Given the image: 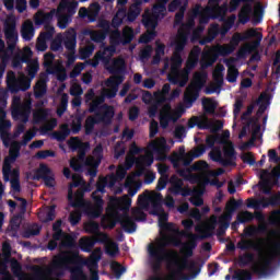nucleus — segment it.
Masks as SVG:
<instances>
[{
	"instance_id": "obj_1",
	"label": "nucleus",
	"mask_w": 280,
	"mask_h": 280,
	"mask_svg": "<svg viewBox=\"0 0 280 280\" xmlns=\"http://www.w3.org/2000/svg\"><path fill=\"white\" fill-rule=\"evenodd\" d=\"M180 246V241L176 236L166 238L163 245H149V266L154 276L149 280H189L196 279L202 270V265H198L196 260L184 259L180 264L178 260V252L166 249L165 246ZM183 270L190 272V278L183 273Z\"/></svg>"
},
{
	"instance_id": "obj_2",
	"label": "nucleus",
	"mask_w": 280,
	"mask_h": 280,
	"mask_svg": "<svg viewBox=\"0 0 280 280\" xmlns=\"http://www.w3.org/2000/svg\"><path fill=\"white\" fill-rule=\"evenodd\" d=\"M240 250H256L258 253L259 262L252 267L253 275L257 277H268L272 273V264H280V237L278 241L267 240L266 249L261 248L253 238H244L237 243Z\"/></svg>"
},
{
	"instance_id": "obj_3",
	"label": "nucleus",
	"mask_w": 280,
	"mask_h": 280,
	"mask_svg": "<svg viewBox=\"0 0 280 280\" xmlns=\"http://www.w3.org/2000/svg\"><path fill=\"white\" fill-rule=\"evenodd\" d=\"M84 264L86 262L80 258L78 252H61L54 257L48 275H54V270H69L71 280H89Z\"/></svg>"
},
{
	"instance_id": "obj_4",
	"label": "nucleus",
	"mask_w": 280,
	"mask_h": 280,
	"mask_svg": "<svg viewBox=\"0 0 280 280\" xmlns=\"http://www.w3.org/2000/svg\"><path fill=\"white\" fill-rule=\"evenodd\" d=\"M187 40H189V31L184 27L178 30L177 38L175 40V49L173 57L171 58V70L174 72L178 71L183 67V57L180 54L185 51L187 46Z\"/></svg>"
},
{
	"instance_id": "obj_5",
	"label": "nucleus",
	"mask_w": 280,
	"mask_h": 280,
	"mask_svg": "<svg viewBox=\"0 0 280 280\" xmlns=\"http://www.w3.org/2000/svg\"><path fill=\"white\" fill-rule=\"evenodd\" d=\"M196 126L198 130H210L212 135H215V132H220L224 128V122L222 120L211 121L209 117L192 116L188 119L187 127L196 128Z\"/></svg>"
},
{
	"instance_id": "obj_6",
	"label": "nucleus",
	"mask_w": 280,
	"mask_h": 280,
	"mask_svg": "<svg viewBox=\"0 0 280 280\" xmlns=\"http://www.w3.org/2000/svg\"><path fill=\"white\" fill-rule=\"evenodd\" d=\"M205 82L202 81V75L198 74L195 77V81L187 86L186 93L184 95V102L187 108L194 106V102L200 97V90L202 89Z\"/></svg>"
},
{
	"instance_id": "obj_7",
	"label": "nucleus",
	"mask_w": 280,
	"mask_h": 280,
	"mask_svg": "<svg viewBox=\"0 0 280 280\" xmlns=\"http://www.w3.org/2000/svg\"><path fill=\"white\" fill-rule=\"evenodd\" d=\"M233 54V47H224L222 45H217L211 48L210 51L206 54V62H203L201 66L203 69H207L209 67H213L215 62H218V59L220 56L223 58L226 56H231Z\"/></svg>"
},
{
	"instance_id": "obj_8",
	"label": "nucleus",
	"mask_w": 280,
	"mask_h": 280,
	"mask_svg": "<svg viewBox=\"0 0 280 280\" xmlns=\"http://www.w3.org/2000/svg\"><path fill=\"white\" fill-rule=\"evenodd\" d=\"M135 38V30L130 26H125L122 33L119 30L112 32L109 40L113 45H130Z\"/></svg>"
},
{
	"instance_id": "obj_9",
	"label": "nucleus",
	"mask_w": 280,
	"mask_h": 280,
	"mask_svg": "<svg viewBox=\"0 0 280 280\" xmlns=\"http://www.w3.org/2000/svg\"><path fill=\"white\" fill-rule=\"evenodd\" d=\"M106 71L110 74L109 78H114V82H117V78H121L124 82L127 73L126 60L121 57L114 58L109 66H106Z\"/></svg>"
},
{
	"instance_id": "obj_10",
	"label": "nucleus",
	"mask_w": 280,
	"mask_h": 280,
	"mask_svg": "<svg viewBox=\"0 0 280 280\" xmlns=\"http://www.w3.org/2000/svg\"><path fill=\"white\" fill-rule=\"evenodd\" d=\"M11 115L15 121H23V124H27V121H30V107L21 103L20 96L13 97Z\"/></svg>"
},
{
	"instance_id": "obj_11",
	"label": "nucleus",
	"mask_w": 280,
	"mask_h": 280,
	"mask_svg": "<svg viewBox=\"0 0 280 280\" xmlns=\"http://www.w3.org/2000/svg\"><path fill=\"white\" fill-rule=\"evenodd\" d=\"M92 200L94 201V205L91 206L89 203H85V213L89 215V218H93L94 220L100 218L104 211V199L102 196L97 195V191L92 192Z\"/></svg>"
},
{
	"instance_id": "obj_12",
	"label": "nucleus",
	"mask_w": 280,
	"mask_h": 280,
	"mask_svg": "<svg viewBox=\"0 0 280 280\" xmlns=\"http://www.w3.org/2000/svg\"><path fill=\"white\" fill-rule=\"evenodd\" d=\"M4 38H7L8 50L14 51V49H16V43L19 42L16 22L11 21L4 24Z\"/></svg>"
},
{
	"instance_id": "obj_13",
	"label": "nucleus",
	"mask_w": 280,
	"mask_h": 280,
	"mask_svg": "<svg viewBox=\"0 0 280 280\" xmlns=\"http://www.w3.org/2000/svg\"><path fill=\"white\" fill-rule=\"evenodd\" d=\"M185 182L178 178V176L173 175L171 177V188L170 191L173 196H183V198H187V196H191V188L183 187Z\"/></svg>"
},
{
	"instance_id": "obj_14",
	"label": "nucleus",
	"mask_w": 280,
	"mask_h": 280,
	"mask_svg": "<svg viewBox=\"0 0 280 280\" xmlns=\"http://www.w3.org/2000/svg\"><path fill=\"white\" fill-rule=\"evenodd\" d=\"M106 242H108V235L98 234V237L96 236L94 238H81L79 241V244L83 253H91V250L95 248L96 244H106Z\"/></svg>"
},
{
	"instance_id": "obj_15",
	"label": "nucleus",
	"mask_w": 280,
	"mask_h": 280,
	"mask_svg": "<svg viewBox=\"0 0 280 280\" xmlns=\"http://www.w3.org/2000/svg\"><path fill=\"white\" fill-rule=\"evenodd\" d=\"M115 81V78H107L105 80V86L107 89L105 90V97L107 100H114V97H117V93H119V85L124 84V79L120 77H117Z\"/></svg>"
},
{
	"instance_id": "obj_16",
	"label": "nucleus",
	"mask_w": 280,
	"mask_h": 280,
	"mask_svg": "<svg viewBox=\"0 0 280 280\" xmlns=\"http://www.w3.org/2000/svg\"><path fill=\"white\" fill-rule=\"evenodd\" d=\"M116 222H119L122 231L125 233H135L137 231V223L135 222V219L130 217L128 212H125L122 214H118Z\"/></svg>"
},
{
	"instance_id": "obj_17",
	"label": "nucleus",
	"mask_w": 280,
	"mask_h": 280,
	"mask_svg": "<svg viewBox=\"0 0 280 280\" xmlns=\"http://www.w3.org/2000/svg\"><path fill=\"white\" fill-rule=\"evenodd\" d=\"M61 40L68 51L75 54V47H78V33L75 28H69Z\"/></svg>"
},
{
	"instance_id": "obj_18",
	"label": "nucleus",
	"mask_w": 280,
	"mask_h": 280,
	"mask_svg": "<svg viewBox=\"0 0 280 280\" xmlns=\"http://www.w3.org/2000/svg\"><path fill=\"white\" fill-rule=\"evenodd\" d=\"M110 205L115 211H122V213H128L130 211L132 200L128 197V195H125L119 198H113L110 200Z\"/></svg>"
},
{
	"instance_id": "obj_19",
	"label": "nucleus",
	"mask_w": 280,
	"mask_h": 280,
	"mask_svg": "<svg viewBox=\"0 0 280 280\" xmlns=\"http://www.w3.org/2000/svg\"><path fill=\"white\" fill-rule=\"evenodd\" d=\"M86 191H89V188L85 187H81L79 188L73 196V191H72V199L68 200V202H70L71 207H73V209H85L86 208V202L84 201V194H86Z\"/></svg>"
},
{
	"instance_id": "obj_20",
	"label": "nucleus",
	"mask_w": 280,
	"mask_h": 280,
	"mask_svg": "<svg viewBox=\"0 0 280 280\" xmlns=\"http://www.w3.org/2000/svg\"><path fill=\"white\" fill-rule=\"evenodd\" d=\"M103 112H96L95 117L98 124H112L115 117V108L113 106L103 105Z\"/></svg>"
},
{
	"instance_id": "obj_21",
	"label": "nucleus",
	"mask_w": 280,
	"mask_h": 280,
	"mask_svg": "<svg viewBox=\"0 0 280 280\" xmlns=\"http://www.w3.org/2000/svg\"><path fill=\"white\" fill-rule=\"evenodd\" d=\"M184 237H186L187 240H189L188 243L183 245V250L186 254V256L188 257H192L194 256V248H196V246H198V236L191 232H184Z\"/></svg>"
},
{
	"instance_id": "obj_22",
	"label": "nucleus",
	"mask_w": 280,
	"mask_h": 280,
	"mask_svg": "<svg viewBox=\"0 0 280 280\" xmlns=\"http://www.w3.org/2000/svg\"><path fill=\"white\" fill-rule=\"evenodd\" d=\"M209 156L212 161H214V163H220V165H222L223 167H231V165H235L233 161L225 160L222 156V150H220V148L218 147L212 149V151L209 153Z\"/></svg>"
},
{
	"instance_id": "obj_23",
	"label": "nucleus",
	"mask_w": 280,
	"mask_h": 280,
	"mask_svg": "<svg viewBox=\"0 0 280 280\" xmlns=\"http://www.w3.org/2000/svg\"><path fill=\"white\" fill-rule=\"evenodd\" d=\"M55 59H56V55H54V52H47L44 56V67L46 68V73L52 74L60 71V66L54 65Z\"/></svg>"
},
{
	"instance_id": "obj_24",
	"label": "nucleus",
	"mask_w": 280,
	"mask_h": 280,
	"mask_svg": "<svg viewBox=\"0 0 280 280\" xmlns=\"http://www.w3.org/2000/svg\"><path fill=\"white\" fill-rule=\"evenodd\" d=\"M259 233H268V224L261 223L258 226L245 228L241 237H255V235H259Z\"/></svg>"
},
{
	"instance_id": "obj_25",
	"label": "nucleus",
	"mask_w": 280,
	"mask_h": 280,
	"mask_svg": "<svg viewBox=\"0 0 280 280\" xmlns=\"http://www.w3.org/2000/svg\"><path fill=\"white\" fill-rule=\"evenodd\" d=\"M56 14V10H50L49 12H38L35 18V25H50L51 21H54V15Z\"/></svg>"
},
{
	"instance_id": "obj_26",
	"label": "nucleus",
	"mask_w": 280,
	"mask_h": 280,
	"mask_svg": "<svg viewBox=\"0 0 280 280\" xmlns=\"http://www.w3.org/2000/svg\"><path fill=\"white\" fill-rule=\"evenodd\" d=\"M249 38H256V40H254L252 43V45L247 46V49L249 51H253V49H257V47H259V45H261L264 34L257 32L256 28H249V30H247V40H249Z\"/></svg>"
},
{
	"instance_id": "obj_27",
	"label": "nucleus",
	"mask_w": 280,
	"mask_h": 280,
	"mask_svg": "<svg viewBox=\"0 0 280 280\" xmlns=\"http://www.w3.org/2000/svg\"><path fill=\"white\" fill-rule=\"evenodd\" d=\"M34 34H36V30L34 28V23L27 20L22 25V30H21L22 38L26 42H30L32 40V38H34Z\"/></svg>"
},
{
	"instance_id": "obj_28",
	"label": "nucleus",
	"mask_w": 280,
	"mask_h": 280,
	"mask_svg": "<svg viewBox=\"0 0 280 280\" xmlns=\"http://www.w3.org/2000/svg\"><path fill=\"white\" fill-rule=\"evenodd\" d=\"M271 174L276 178H280L279 170L273 168ZM269 224H271V226H280V210L279 209L271 211L270 217H269Z\"/></svg>"
},
{
	"instance_id": "obj_29",
	"label": "nucleus",
	"mask_w": 280,
	"mask_h": 280,
	"mask_svg": "<svg viewBox=\"0 0 280 280\" xmlns=\"http://www.w3.org/2000/svg\"><path fill=\"white\" fill-rule=\"evenodd\" d=\"M7 86L11 93H19L21 91L19 79L14 72H8L7 74Z\"/></svg>"
},
{
	"instance_id": "obj_30",
	"label": "nucleus",
	"mask_w": 280,
	"mask_h": 280,
	"mask_svg": "<svg viewBox=\"0 0 280 280\" xmlns=\"http://www.w3.org/2000/svg\"><path fill=\"white\" fill-rule=\"evenodd\" d=\"M72 180L68 188V200H73V187H86L84 179L78 174L72 175Z\"/></svg>"
},
{
	"instance_id": "obj_31",
	"label": "nucleus",
	"mask_w": 280,
	"mask_h": 280,
	"mask_svg": "<svg viewBox=\"0 0 280 280\" xmlns=\"http://www.w3.org/2000/svg\"><path fill=\"white\" fill-rule=\"evenodd\" d=\"M72 121L70 124L72 135H80V130H82V121L84 120V114H75L71 116Z\"/></svg>"
},
{
	"instance_id": "obj_32",
	"label": "nucleus",
	"mask_w": 280,
	"mask_h": 280,
	"mask_svg": "<svg viewBox=\"0 0 280 280\" xmlns=\"http://www.w3.org/2000/svg\"><path fill=\"white\" fill-rule=\"evenodd\" d=\"M96 260H83L85 264L83 266H88L90 268V275H91V280H100V272L97 271V261L102 258L101 256H94Z\"/></svg>"
},
{
	"instance_id": "obj_33",
	"label": "nucleus",
	"mask_w": 280,
	"mask_h": 280,
	"mask_svg": "<svg viewBox=\"0 0 280 280\" xmlns=\"http://www.w3.org/2000/svg\"><path fill=\"white\" fill-rule=\"evenodd\" d=\"M152 150L158 152V154H165V152H170V145H167V140L165 138H160L152 143Z\"/></svg>"
},
{
	"instance_id": "obj_34",
	"label": "nucleus",
	"mask_w": 280,
	"mask_h": 280,
	"mask_svg": "<svg viewBox=\"0 0 280 280\" xmlns=\"http://www.w3.org/2000/svg\"><path fill=\"white\" fill-rule=\"evenodd\" d=\"M248 40V31L244 33V35L236 33L232 36L230 44L221 45L222 47H232L233 51H235V47L240 45V43Z\"/></svg>"
},
{
	"instance_id": "obj_35",
	"label": "nucleus",
	"mask_w": 280,
	"mask_h": 280,
	"mask_svg": "<svg viewBox=\"0 0 280 280\" xmlns=\"http://www.w3.org/2000/svg\"><path fill=\"white\" fill-rule=\"evenodd\" d=\"M231 217L229 215H222L219 219V229L217 231V235L219 237H222L223 235H226V230L231 225Z\"/></svg>"
},
{
	"instance_id": "obj_36",
	"label": "nucleus",
	"mask_w": 280,
	"mask_h": 280,
	"mask_svg": "<svg viewBox=\"0 0 280 280\" xmlns=\"http://www.w3.org/2000/svg\"><path fill=\"white\" fill-rule=\"evenodd\" d=\"M226 66H228L226 80L228 82H230V84H234V82H237L240 70H237V67H235V65H231V60L226 61Z\"/></svg>"
},
{
	"instance_id": "obj_37",
	"label": "nucleus",
	"mask_w": 280,
	"mask_h": 280,
	"mask_svg": "<svg viewBox=\"0 0 280 280\" xmlns=\"http://www.w3.org/2000/svg\"><path fill=\"white\" fill-rule=\"evenodd\" d=\"M46 94H47V82L45 80L37 81L34 88L35 98L40 100L45 97Z\"/></svg>"
},
{
	"instance_id": "obj_38",
	"label": "nucleus",
	"mask_w": 280,
	"mask_h": 280,
	"mask_svg": "<svg viewBox=\"0 0 280 280\" xmlns=\"http://www.w3.org/2000/svg\"><path fill=\"white\" fill-rule=\"evenodd\" d=\"M252 12H253V7L250 4H245L244 7H242L241 12L238 13V21L243 25H246V23L250 21Z\"/></svg>"
},
{
	"instance_id": "obj_39",
	"label": "nucleus",
	"mask_w": 280,
	"mask_h": 280,
	"mask_svg": "<svg viewBox=\"0 0 280 280\" xmlns=\"http://www.w3.org/2000/svg\"><path fill=\"white\" fill-rule=\"evenodd\" d=\"M33 52L31 48H27V51L23 54L22 56H16L13 59V67L19 68L21 67V63H30V60L32 59Z\"/></svg>"
},
{
	"instance_id": "obj_40",
	"label": "nucleus",
	"mask_w": 280,
	"mask_h": 280,
	"mask_svg": "<svg viewBox=\"0 0 280 280\" xmlns=\"http://www.w3.org/2000/svg\"><path fill=\"white\" fill-rule=\"evenodd\" d=\"M196 231L200 233L198 240H209V237H213V231H215V225H206L203 229L196 228Z\"/></svg>"
},
{
	"instance_id": "obj_41",
	"label": "nucleus",
	"mask_w": 280,
	"mask_h": 280,
	"mask_svg": "<svg viewBox=\"0 0 280 280\" xmlns=\"http://www.w3.org/2000/svg\"><path fill=\"white\" fill-rule=\"evenodd\" d=\"M249 264H255V254L246 252L245 254L238 257L240 268H246V266H249Z\"/></svg>"
},
{
	"instance_id": "obj_42",
	"label": "nucleus",
	"mask_w": 280,
	"mask_h": 280,
	"mask_svg": "<svg viewBox=\"0 0 280 280\" xmlns=\"http://www.w3.org/2000/svg\"><path fill=\"white\" fill-rule=\"evenodd\" d=\"M233 25H235V15L230 16L223 22V25L221 27L219 26V34L221 36L229 34V32H231V30L233 28Z\"/></svg>"
},
{
	"instance_id": "obj_43",
	"label": "nucleus",
	"mask_w": 280,
	"mask_h": 280,
	"mask_svg": "<svg viewBox=\"0 0 280 280\" xmlns=\"http://www.w3.org/2000/svg\"><path fill=\"white\" fill-rule=\"evenodd\" d=\"M223 155L225 161H233L235 160V147L233 145V142L229 141L223 145Z\"/></svg>"
},
{
	"instance_id": "obj_44",
	"label": "nucleus",
	"mask_w": 280,
	"mask_h": 280,
	"mask_svg": "<svg viewBox=\"0 0 280 280\" xmlns=\"http://www.w3.org/2000/svg\"><path fill=\"white\" fill-rule=\"evenodd\" d=\"M142 23L145 27V30H156L159 25V19L155 14L153 15H147L143 18Z\"/></svg>"
},
{
	"instance_id": "obj_45",
	"label": "nucleus",
	"mask_w": 280,
	"mask_h": 280,
	"mask_svg": "<svg viewBox=\"0 0 280 280\" xmlns=\"http://www.w3.org/2000/svg\"><path fill=\"white\" fill-rule=\"evenodd\" d=\"M124 19H126V10L119 9L112 19V27L117 30L124 23Z\"/></svg>"
},
{
	"instance_id": "obj_46",
	"label": "nucleus",
	"mask_w": 280,
	"mask_h": 280,
	"mask_svg": "<svg viewBox=\"0 0 280 280\" xmlns=\"http://www.w3.org/2000/svg\"><path fill=\"white\" fill-rule=\"evenodd\" d=\"M69 107V94L63 93L60 98L59 106L57 108L58 117H62L65 113H67V108Z\"/></svg>"
},
{
	"instance_id": "obj_47",
	"label": "nucleus",
	"mask_w": 280,
	"mask_h": 280,
	"mask_svg": "<svg viewBox=\"0 0 280 280\" xmlns=\"http://www.w3.org/2000/svg\"><path fill=\"white\" fill-rule=\"evenodd\" d=\"M96 124H100V120H97L96 116L95 117L89 116L85 119L84 130L86 136L93 135V130H95Z\"/></svg>"
},
{
	"instance_id": "obj_48",
	"label": "nucleus",
	"mask_w": 280,
	"mask_h": 280,
	"mask_svg": "<svg viewBox=\"0 0 280 280\" xmlns=\"http://www.w3.org/2000/svg\"><path fill=\"white\" fill-rule=\"evenodd\" d=\"M47 117H49V109L40 108L34 112L33 119L36 124H43V121H47Z\"/></svg>"
},
{
	"instance_id": "obj_49",
	"label": "nucleus",
	"mask_w": 280,
	"mask_h": 280,
	"mask_svg": "<svg viewBox=\"0 0 280 280\" xmlns=\"http://www.w3.org/2000/svg\"><path fill=\"white\" fill-rule=\"evenodd\" d=\"M236 220L240 224H246V222H253L255 220V214L248 210H245L236 215Z\"/></svg>"
},
{
	"instance_id": "obj_50",
	"label": "nucleus",
	"mask_w": 280,
	"mask_h": 280,
	"mask_svg": "<svg viewBox=\"0 0 280 280\" xmlns=\"http://www.w3.org/2000/svg\"><path fill=\"white\" fill-rule=\"evenodd\" d=\"M21 154V143L20 142H13L11 143V148L9 150V156L7 159H10L11 163H14L16 159H19Z\"/></svg>"
},
{
	"instance_id": "obj_51",
	"label": "nucleus",
	"mask_w": 280,
	"mask_h": 280,
	"mask_svg": "<svg viewBox=\"0 0 280 280\" xmlns=\"http://www.w3.org/2000/svg\"><path fill=\"white\" fill-rule=\"evenodd\" d=\"M11 271L14 277H18V280L25 275L23 273V266H21V262L16 258L11 259Z\"/></svg>"
},
{
	"instance_id": "obj_52",
	"label": "nucleus",
	"mask_w": 280,
	"mask_h": 280,
	"mask_svg": "<svg viewBox=\"0 0 280 280\" xmlns=\"http://www.w3.org/2000/svg\"><path fill=\"white\" fill-rule=\"evenodd\" d=\"M232 279L235 280H253V273L247 269H238L234 271Z\"/></svg>"
},
{
	"instance_id": "obj_53",
	"label": "nucleus",
	"mask_w": 280,
	"mask_h": 280,
	"mask_svg": "<svg viewBox=\"0 0 280 280\" xmlns=\"http://www.w3.org/2000/svg\"><path fill=\"white\" fill-rule=\"evenodd\" d=\"M84 34H90L91 35V39L94 43H104V40H106V36H108L107 33H104L102 31L98 32H91L89 30L84 31Z\"/></svg>"
},
{
	"instance_id": "obj_54",
	"label": "nucleus",
	"mask_w": 280,
	"mask_h": 280,
	"mask_svg": "<svg viewBox=\"0 0 280 280\" xmlns=\"http://www.w3.org/2000/svg\"><path fill=\"white\" fill-rule=\"evenodd\" d=\"M242 205H244V201L242 199L235 200L232 199L225 207L228 213V218H231L232 213H235V211H237V209H240V207H242Z\"/></svg>"
},
{
	"instance_id": "obj_55",
	"label": "nucleus",
	"mask_w": 280,
	"mask_h": 280,
	"mask_svg": "<svg viewBox=\"0 0 280 280\" xmlns=\"http://www.w3.org/2000/svg\"><path fill=\"white\" fill-rule=\"evenodd\" d=\"M200 51L202 50L200 49L199 46H194V48L190 51V58H192V60L191 59L188 60L187 62L188 67L190 68L196 67V62H198V58H200Z\"/></svg>"
},
{
	"instance_id": "obj_56",
	"label": "nucleus",
	"mask_w": 280,
	"mask_h": 280,
	"mask_svg": "<svg viewBox=\"0 0 280 280\" xmlns=\"http://www.w3.org/2000/svg\"><path fill=\"white\" fill-rule=\"evenodd\" d=\"M105 253L109 257H116L119 254V245L116 242H109L105 245Z\"/></svg>"
},
{
	"instance_id": "obj_57",
	"label": "nucleus",
	"mask_w": 280,
	"mask_h": 280,
	"mask_svg": "<svg viewBox=\"0 0 280 280\" xmlns=\"http://www.w3.org/2000/svg\"><path fill=\"white\" fill-rule=\"evenodd\" d=\"M110 270L114 272L116 279H121V275L126 272V267L121 266V264L117 261H112L110 264Z\"/></svg>"
},
{
	"instance_id": "obj_58",
	"label": "nucleus",
	"mask_w": 280,
	"mask_h": 280,
	"mask_svg": "<svg viewBox=\"0 0 280 280\" xmlns=\"http://www.w3.org/2000/svg\"><path fill=\"white\" fill-rule=\"evenodd\" d=\"M106 98L104 96H97L95 97L91 103L89 107V113H97L100 110V105L104 104Z\"/></svg>"
},
{
	"instance_id": "obj_59",
	"label": "nucleus",
	"mask_w": 280,
	"mask_h": 280,
	"mask_svg": "<svg viewBox=\"0 0 280 280\" xmlns=\"http://www.w3.org/2000/svg\"><path fill=\"white\" fill-rule=\"evenodd\" d=\"M12 161L10 159H4L3 165H2V173L4 180H10V174H12Z\"/></svg>"
},
{
	"instance_id": "obj_60",
	"label": "nucleus",
	"mask_w": 280,
	"mask_h": 280,
	"mask_svg": "<svg viewBox=\"0 0 280 280\" xmlns=\"http://www.w3.org/2000/svg\"><path fill=\"white\" fill-rule=\"evenodd\" d=\"M156 38V30H147V33L140 36V43L148 45V43H152Z\"/></svg>"
},
{
	"instance_id": "obj_61",
	"label": "nucleus",
	"mask_w": 280,
	"mask_h": 280,
	"mask_svg": "<svg viewBox=\"0 0 280 280\" xmlns=\"http://www.w3.org/2000/svg\"><path fill=\"white\" fill-rule=\"evenodd\" d=\"M51 174V168H49L47 164H40L39 168L37 170V180L44 179Z\"/></svg>"
},
{
	"instance_id": "obj_62",
	"label": "nucleus",
	"mask_w": 280,
	"mask_h": 280,
	"mask_svg": "<svg viewBox=\"0 0 280 280\" xmlns=\"http://www.w3.org/2000/svg\"><path fill=\"white\" fill-rule=\"evenodd\" d=\"M89 144V142H82L80 141V138L74 137L72 138V141L69 142V148L72 150V152H78L80 149L84 148V145Z\"/></svg>"
},
{
	"instance_id": "obj_63",
	"label": "nucleus",
	"mask_w": 280,
	"mask_h": 280,
	"mask_svg": "<svg viewBox=\"0 0 280 280\" xmlns=\"http://www.w3.org/2000/svg\"><path fill=\"white\" fill-rule=\"evenodd\" d=\"M57 21L59 30H67L69 22L71 21V18L67 14H59L57 16Z\"/></svg>"
},
{
	"instance_id": "obj_64",
	"label": "nucleus",
	"mask_w": 280,
	"mask_h": 280,
	"mask_svg": "<svg viewBox=\"0 0 280 280\" xmlns=\"http://www.w3.org/2000/svg\"><path fill=\"white\" fill-rule=\"evenodd\" d=\"M131 215L135 218L136 222H144L147 220L148 214L143 212L140 208H135L131 210Z\"/></svg>"
}]
</instances>
